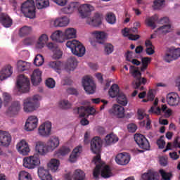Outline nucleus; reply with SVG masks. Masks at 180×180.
Masks as SVG:
<instances>
[{
  "label": "nucleus",
  "mask_w": 180,
  "mask_h": 180,
  "mask_svg": "<svg viewBox=\"0 0 180 180\" xmlns=\"http://www.w3.org/2000/svg\"><path fill=\"white\" fill-rule=\"evenodd\" d=\"M102 148V139L99 136H95L91 141V150L94 154H97L96 157L93 159V162L96 165V167L93 172V176L98 179L99 178V174H101V176L103 178H110L112 173L109 165H105L102 163V159L101 158V148Z\"/></svg>",
  "instance_id": "nucleus-1"
},
{
  "label": "nucleus",
  "mask_w": 180,
  "mask_h": 180,
  "mask_svg": "<svg viewBox=\"0 0 180 180\" xmlns=\"http://www.w3.org/2000/svg\"><path fill=\"white\" fill-rule=\"evenodd\" d=\"M129 72L134 78L132 85L135 90L131 94V96L134 97L139 94V90L137 89L144 91V87L141 85H146V84H147V79L145 77L141 78V72L139 70V68H135L134 66L131 65L129 68Z\"/></svg>",
  "instance_id": "nucleus-2"
},
{
  "label": "nucleus",
  "mask_w": 180,
  "mask_h": 180,
  "mask_svg": "<svg viewBox=\"0 0 180 180\" xmlns=\"http://www.w3.org/2000/svg\"><path fill=\"white\" fill-rule=\"evenodd\" d=\"M66 46L70 49L72 53L77 57H83L85 55V46L77 40L68 41Z\"/></svg>",
  "instance_id": "nucleus-3"
},
{
  "label": "nucleus",
  "mask_w": 180,
  "mask_h": 180,
  "mask_svg": "<svg viewBox=\"0 0 180 180\" xmlns=\"http://www.w3.org/2000/svg\"><path fill=\"white\" fill-rule=\"evenodd\" d=\"M21 11L25 18L34 19L36 18V6L33 0H28L21 6Z\"/></svg>",
  "instance_id": "nucleus-4"
},
{
  "label": "nucleus",
  "mask_w": 180,
  "mask_h": 180,
  "mask_svg": "<svg viewBox=\"0 0 180 180\" xmlns=\"http://www.w3.org/2000/svg\"><path fill=\"white\" fill-rule=\"evenodd\" d=\"M39 99H40V96L39 95L25 99L23 103L25 112L27 113L34 112L39 106Z\"/></svg>",
  "instance_id": "nucleus-5"
},
{
  "label": "nucleus",
  "mask_w": 180,
  "mask_h": 180,
  "mask_svg": "<svg viewBox=\"0 0 180 180\" xmlns=\"http://www.w3.org/2000/svg\"><path fill=\"white\" fill-rule=\"evenodd\" d=\"M16 87L18 92L26 94L30 90V80L25 75H20L17 79Z\"/></svg>",
  "instance_id": "nucleus-6"
},
{
  "label": "nucleus",
  "mask_w": 180,
  "mask_h": 180,
  "mask_svg": "<svg viewBox=\"0 0 180 180\" xmlns=\"http://www.w3.org/2000/svg\"><path fill=\"white\" fill-rule=\"evenodd\" d=\"M37 165H40V156L39 154H34V155L23 159V167H25V168L33 169V168H36Z\"/></svg>",
  "instance_id": "nucleus-7"
},
{
  "label": "nucleus",
  "mask_w": 180,
  "mask_h": 180,
  "mask_svg": "<svg viewBox=\"0 0 180 180\" xmlns=\"http://www.w3.org/2000/svg\"><path fill=\"white\" fill-rule=\"evenodd\" d=\"M82 85L84 86V91L89 95H92L93 94H95V89L96 88V86L95 85L94 80H92V79L89 78L88 76H86L83 78Z\"/></svg>",
  "instance_id": "nucleus-8"
},
{
  "label": "nucleus",
  "mask_w": 180,
  "mask_h": 180,
  "mask_svg": "<svg viewBox=\"0 0 180 180\" xmlns=\"http://www.w3.org/2000/svg\"><path fill=\"white\" fill-rule=\"evenodd\" d=\"M134 139L140 148L146 150V151L150 150V142H148V140H147V138H146L144 135L141 134H136Z\"/></svg>",
  "instance_id": "nucleus-9"
},
{
  "label": "nucleus",
  "mask_w": 180,
  "mask_h": 180,
  "mask_svg": "<svg viewBox=\"0 0 180 180\" xmlns=\"http://www.w3.org/2000/svg\"><path fill=\"white\" fill-rule=\"evenodd\" d=\"M95 112L96 110L93 107L80 106L74 109V112L77 113L79 117H85V116L88 117V116L95 115Z\"/></svg>",
  "instance_id": "nucleus-10"
},
{
  "label": "nucleus",
  "mask_w": 180,
  "mask_h": 180,
  "mask_svg": "<svg viewBox=\"0 0 180 180\" xmlns=\"http://www.w3.org/2000/svg\"><path fill=\"white\" fill-rule=\"evenodd\" d=\"M39 124V119L34 115L30 116L25 124V130L26 131H33Z\"/></svg>",
  "instance_id": "nucleus-11"
},
{
  "label": "nucleus",
  "mask_w": 180,
  "mask_h": 180,
  "mask_svg": "<svg viewBox=\"0 0 180 180\" xmlns=\"http://www.w3.org/2000/svg\"><path fill=\"white\" fill-rule=\"evenodd\" d=\"M38 133L41 137H49L51 134V122L46 121L42 123L39 127Z\"/></svg>",
  "instance_id": "nucleus-12"
},
{
  "label": "nucleus",
  "mask_w": 180,
  "mask_h": 180,
  "mask_svg": "<svg viewBox=\"0 0 180 180\" xmlns=\"http://www.w3.org/2000/svg\"><path fill=\"white\" fill-rule=\"evenodd\" d=\"M180 58V49H170L169 53L164 56V60L166 63H171L174 60H178Z\"/></svg>",
  "instance_id": "nucleus-13"
},
{
  "label": "nucleus",
  "mask_w": 180,
  "mask_h": 180,
  "mask_svg": "<svg viewBox=\"0 0 180 180\" xmlns=\"http://www.w3.org/2000/svg\"><path fill=\"white\" fill-rule=\"evenodd\" d=\"M12 141V136L9 132L0 131V146L3 147H9Z\"/></svg>",
  "instance_id": "nucleus-14"
},
{
  "label": "nucleus",
  "mask_w": 180,
  "mask_h": 180,
  "mask_svg": "<svg viewBox=\"0 0 180 180\" xmlns=\"http://www.w3.org/2000/svg\"><path fill=\"white\" fill-rule=\"evenodd\" d=\"M130 154L127 153H120L115 157V162L118 165H127L130 162Z\"/></svg>",
  "instance_id": "nucleus-15"
},
{
  "label": "nucleus",
  "mask_w": 180,
  "mask_h": 180,
  "mask_svg": "<svg viewBox=\"0 0 180 180\" xmlns=\"http://www.w3.org/2000/svg\"><path fill=\"white\" fill-rule=\"evenodd\" d=\"M78 11L81 18L84 19V18H88L91 12L94 11V6L89 4H83L82 6L79 5Z\"/></svg>",
  "instance_id": "nucleus-16"
},
{
  "label": "nucleus",
  "mask_w": 180,
  "mask_h": 180,
  "mask_svg": "<svg viewBox=\"0 0 180 180\" xmlns=\"http://www.w3.org/2000/svg\"><path fill=\"white\" fill-rule=\"evenodd\" d=\"M109 113L110 115L117 116V117L122 119V117H124V108L122 105L115 104L112 109L109 110Z\"/></svg>",
  "instance_id": "nucleus-17"
},
{
  "label": "nucleus",
  "mask_w": 180,
  "mask_h": 180,
  "mask_svg": "<svg viewBox=\"0 0 180 180\" xmlns=\"http://www.w3.org/2000/svg\"><path fill=\"white\" fill-rule=\"evenodd\" d=\"M166 101L169 106H178L179 105V96L176 93H169L166 96Z\"/></svg>",
  "instance_id": "nucleus-18"
},
{
  "label": "nucleus",
  "mask_w": 180,
  "mask_h": 180,
  "mask_svg": "<svg viewBox=\"0 0 180 180\" xmlns=\"http://www.w3.org/2000/svg\"><path fill=\"white\" fill-rule=\"evenodd\" d=\"M86 23L94 27L101 26V25H102V14L96 13L92 18L87 19Z\"/></svg>",
  "instance_id": "nucleus-19"
},
{
  "label": "nucleus",
  "mask_w": 180,
  "mask_h": 180,
  "mask_svg": "<svg viewBox=\"0 0 180 180\" xmlns=\"http://www.w3.org/2000/svg\"><path fill=\"white\" fill-rule=\"evenodd\" d=\"M16 147L18 151L20 153V154H22V155H27V154L30 153L29 144L25 140H22L20 142H19Z\"/></svg>",
  "instance_id": "nucleus-20"
},
{
  "label": "nucleus",
  "mask_w": 180,
  "mask_h": 180,
  "mask_svg": "<svg viewBox=\"0 0 180 180\" xmlns=\"http://www.w3.org/2000/svg\"><path fill=\"white\" fill-rule=\"evenodd\" d=\"M46 146L49 151H54L60 146V139L56 136H51L46 143Z\"/></svg>",
  "instance_id": "nucleus-21"
},
{
  "label": "nucleus",
  "mask_w": 180,
  "mask_h": 180,
  "mask_svg": "<svg viewBox=\"0 0 180 180\" xmlns=\"http://www.w3.org/2000/svg\"><path fill=\"white\" fill-rule=\"evenodd\" d=\"M160 176L158 172L153 169H148L147 172L144 173L141 176V180H159Z\"/></svg>",
  "instance_id": "nucleus-22"
},
{
  "label": "nucleus",
  "mask_w": 180,
  "mask_h": 180,
  "mask_svg": "<svg viewBox=\"0 0 180 180\" xmlns=\"http://www.w3.org/2000/svg\"><path fill=\"white\" fill-rule=\"evenodd\" d=\"M31 82L34 86H37L41 82V71L36 69L31 75Z\"/></svg>",
  "instance_id": "nucleus-23"
},
{
  "label": "nucleus",
  "mask_w": 180,
  "mask_h": 180,
  "mask_svg": "<svg viewBox=\"0 0 180 180\" xmlns=\"http://www.w3.org/2000/svg\"><path fill=\"white\" fill-rule=\"evenodd\" d=\"M12 74H13L12 66H11V65H6L0 71V81H4V79L9 78Z\"/></svg>",
  "instance_id": "nucleus-24"
},
{
  "label": "nucleus",
  "mask_w": 180,
  "mask_h": 180,
  "mask_svg": "<svg viewBox=\"0 0 180 180\" xmlns=\"http://www.w3.org/2000/svg\"><path fill=\"white\" fill-rule=\"evenodd\" d=\"M79 8V2L78 1L70 2L66 7L63 8V12H64V13L69 15L70 13H74L75 11H78Z\"/></svg>",
  "instance_id": "nucleus-25"
},
{
  "label": "nucleus",
  "mask_w": 180,
  "mask_h": 180,
  "mask_svg": "<svg viewBox=\"0 0 180 180\" xmlns=\"http://www.w3.org/2000/svg\"><path fill=\"white\" fill-rule=\"evenodd\" d=\"M38 176L41 180H51L53 177L49 169L44 168V167H40L38 168Z\"/></svg>",
  "instance_id": "nucleus-26"
},
{
  "label": "nucleus",
  "mask_w": 180,
  "mask_h": 180,
  "mask_svg": "<svg viewBox=\"0 0 180 180\" xmlns=\"http://www.w3.org/2000/svg\"><path fill=\"white\" fill-rule=\"evenodd\" d=\"M0 23L4 27H11L12 26V20L8 14L0 13Z\"/></svg>",
  "instance_id": "nucleus-27"
},
{
  "label": "nucleus",
  "mask_w": 180,
  "mask_h": 180,
  "mask_svg": "<svg viewBox=\"0 0 180 180\" xmlns=\"http://www.w3.org/2000/svg\"><path fill=\"white\" fill-rule=\"evenodd\" d=\"M35 150L40 155H46V154L50 151L47 147V145H44V143L41 141L37 142Z\"/></svg>",
  "instance_id": "nucleus-28"
},
{
  "label": "nucleus",
  "mask_w": 180,
  "mask_h": 180,
  "mask_svg": "<svg viewBox=\"0 0 180 180\" xmlns=\"http://www.w3.org/2000/svg\"><path fill=\"white\" fill-rule=\"evenodd\" d=\"M92 34L96 37L97 43L99 44H105L106 41V33L102 31H94L92 32Z\"/></svg>",
  "instance_id": "nucleus-29"
},
{
  "label": "nucleus",
  "mask_w": 180,
  "mask_h": 180,
  "mask_svg": "<svg viewBox=\"0 0 180 180\" xmlns=\"http://www.w3.org/2000/svg\"><path fill=\"white\" fill-rule=\"evenodd\" d=\"M51 39L53 41H56L57 43H64V41H65V38L64 37V32L60 30L53 32L51 35Z\"/></svg>",
  "instance_id": "nucleus-30"
},
{
  "label": "nucleus",
  "mask_w": 180,
  "mask_h": 180,
  "mask_svg": "<svg viewBox=\"0 0 180 180\" xmlns=\"http://www.w3.org/2000/svg\"><path fill=\"white\" fill-rule=\"evenodd\" d=\"M68 23H70V20L68 18L61 17L56 18L54 20L53 26H55V27H64L65 26H68Z\"/></svg>",
  "instance_id": "nucleus-31"
},
{
  "label": "nucleus",
  "mask_w": 180,
  "mask_h": 180,
  "mask_svg": "<svg viewBox=\"0 0 180 180\" xmlns=\"http://www.w3.org/2000/svg\"><path fill=\"white\" fill-rule=\"evenodd\" d=\"M158 21V15L157 14H155L154 15H152L150 17H147L145 23L148 27H151L153 30L155 29L157 27V25H155V22Z\"/></svg>",
  "instance_id": "nucleus-32"
},
{
  "label": "nucleus",
  "mask_w": 180,
  "mask_h": 180,
  "mask_svg": "<svg viewBox=\"0 0 180 180\" xmlns=\"http://www.w3.org/2000/svg\"><path fill=\"white\" fill-rule=\"evenodd\" d=\"M81 153H82V146H79L75 148L70 155V162H75L77 161V158H78V156L81 155Z\"/></svg>",
  "instance_id": "nucleus-33"
},
{
  "label": "nucleus",
  "mask_w": 180,
  "mask_h": 180,
  "mask_svg": "<svg viewBox=\"0 0 180 180\" xmlns=\"http://www.w3.org/2000/svg\"><path fill=\"white\" fill-rule=\"evenodd\" d=\"M77 65H78V61H77V59L75 58H70L68 60L65 70L68 72H70V71H74V70L77 68Z\"/></svg>",
  "instance_id": "nucleus-34"
},
{
  "label": "nucleus",
  "mask_w": 180,
  "mask_h": 180,
  "mask_svg": "<svg viewBox=\"0 0 180 180\" xmlns=\"http://www.w3.org/2000/svg\"><path fill=\"white\" fill-rule=\"evenodd\" d=\"M19 110H20V103L19 101H13L8 108V113L12 115H18Z\"/></svg>",
  "instance_id": "nucleus-35"
},
{
  "label": "nucleus",
  "mask_w": 180,
  "mask_h": 180,
  "mask_svg": "<svg viewBox=\"0 0 180 180\" xmlns=\"http://www.w3.org/2000/svg\"><path fill=\"white\" fill-rule=\"evenodd\" d=\"M65 40L75 39L77 37V30L74 28H68L63 32Z\"/></svg>",
  "instance_id": "nucleus-36"
},
{
  "label": "nucleus",
  "mask_w": 180,
  "mask_h": 180,
  "mask_svg": "<svg viewBox=\"0 0 180 180\" xmlns=\"http://www.w3.org/2000/svg\"><path fill=\"white\" fill-rule=\"evenodd\" d=\"M121 93L122 91H120V89H119V85L116 84H112L108 91V95L110 98H116L119 96Z\"/></svg>",
  "instance_id": "nucleus-37"
},
{
  "label": "nucleus",
  "mask_w": 180,
  "mask_h": 180,
  "mask_svg": "<svg viewBox=\"0 0 180 180\" xmlns=\"http://www.w3.org/2000/svg\"><path fill=\"white\" fill-rule=\"evenodd\" d=\"M17 68L19 72L27 71V70L30 69V63L23 60H18L17 63Z\"/></svg>",
  "instance_id": "nucleus-38"
},
{
  "label": "nucleus",
  "mask_w": 180,
  "mask_h": 180,
  "mask_svg": "<svg viewBox=\"0 0 180 180\" xmlns=\"http://www.w3.org/2000/svg\"><path fill=\"white\" fill-rule=\"evenodd\" d=\"M106 146H110V144H115L119 141V138L114 134H110L105 138Z\"/></svg>",
  "instance_id": "nucleus-39"
},
{
  "label": "nucleus",
  "mask_w": 180,
  "mask_h": 180,
  "mask_svg": "<svg viewBox=\"0 0 180 180\" xmlns=\"http://www.w3.org/2000/svg\"><path fill=\"white\" fill-rule=\"evenodd\" d=\"M47 165L48 168H49L52 172H56L60 166V160L57 159H52Z\"/></svg>",
  "instance_id": "nucleus-40"
},
{
  "label": "nucleus",
  "mask_w": 180,
  "mask_h": 180,
  "mask_svg": "<svg viewBox=\"0 0 180 180\" xmlns=\"http://www.w3.org/2000/svg\"><path fill=\"white\" fill-rule=\"evenodd\" d=\"M167 110L168 107H167V105H162L161 108L160 107L155 108L152 106L149 110V113H156V115H161V113L165 112Z\"/></svg>",
  "instance_id": "nucleus-41"
},
{
  "label": "nucleus",
  "mask_w": 180,
  "mask_h": 180,
  "mask_svg": "<svg viewBox=\"0 0 180 180\" xmlns=\"http://www.w3.org/2000/svg\"><path fill=\"white\" fill-rule=\"evenodd\" d=\"M122 34L124 36V37H128L129 40L136 41L140 39V35L130 34L129 30L127 28L122 30Z\"/></svg>",
  "instance_id": "nucleus-42"
},
{
  "label": "nucleus",
  "mask_w": 180,
  "mask_h": 180,
  "mask_svg": "<svg viewBox=\"0 0 180 180\" xmlns=\"http://www.w3.org/2000/svg\"><path fill=\"white\" fill-rule=\"evenodd\" d=\"M37 9H44L50 5L49 0H35L34 3Z\"/></svg>",
  "instance_id": "nucleus-43"
},
{
  "label": "nucleus",
  "mask_w": 180,
  "mask_h": 180,
  "mask_svg": "<svg viewBox=\"0 0 180 180\" xmlns=\"http://www.w3.org/2000/svg\"><path fill=\"white\" fill-rule=\"evenodd\" d=\"M73 180H85V172L79 169H76L73 174Z\"/></svg>",
  "instance_id": "nucleus-44"
},
{
  "label": "nucleus",
  "mask_w": 180,
  "mask_h": 180,
  "mask_svg": "<svg viewBox=\"0 0 180 180\" xmlns=\"http://www.w3.org/2000/svg\"><path fill=\"white\" fill-rule=\"evenodd\" d=\"M32 33V27L24 26L19 30V36L20 37H25V36H27V34H30Z\"/></svg>",
  "instance_id": "nucleus-45"
},
{
  "label": "nucleus",
  "mask_w": 180,
  "mask_h": 180,
  "mask_svg": "<svg viewBox=\"0 0 180 180\" xmlns=\"http://www.w3.org/2000/svg\"><path fill=\"white\" fill-rule=\"evenodd\" d=\"M117 102L122 106H126V105H127V98H126V96L123 92H121L120 95L117 96Z\"/></svg>",
  "instance_id": "nucleus-46"
},
{
  "label": "nucleus",
  "mask_w": 180,
  "mask_h": 180,
  "mask_svg": "<svg viewBox=\"0 0 180 180\" xmlns=\"http://www.w3.org/2000/svg\"><path fill=\"white\" fill-rule=\"evenodd\" d=\"M142 66L141 67V71L144 72L147 70L148 64L151 63V58L144 57L141 58Z\"/></svg>",
  "instance_id": "nucleus-47"
},
{
  "label": "nucleus",
  "mask_w": 180,
  "mask_h": 180,
  "mask_svg": "<svg viewBox=\"0 0 180 180\" xmlns=\"http://www.w3.org/2000/svg\"><path fill=\"white\" fill-rule=\"evenodd\" d=\"M18 180H32V174L26 171H21L18 174Z\"/></svg>",
  "instance_id": "nucleus-48"
},
{
  "label": "nucleus",
  "mask_w": 180,
  "mask_h": 180,
  "mask_svg": "<svg viewBox=\"0 0 180 180\" xmlns=\"http://www.w3.org/2000/svg\"><path fill=\"white\" fill-rule=\"evenodd\" d=\"M105 20L110 25H115L116 23V15L112 12H109L106 14Z\"/></svg>",
  "instance_id": "nucleus-49"
},
{
  "label": "nucleus",
  "mask_w": 180,
  "mask_h": 180,
  "mask_svg": "<svg viewBox=\"0 0 180 180\" xmlns=\"http://www.w3.org/2000/svg\"><path fill=\"white\" fill-rule=\"evenodd\" d=\"M170 30L171 25L169 24L164 25L163 26L158 28V32H159L160 34H167V33H169Z\"/></svg>",
  "instance_id": "nucleus-50"
},
{
  "label": "nucleus",
  "mask_w": 180,
  "mask_h": 180,
  "mask_svg": "<svg viewBox=\"0 0 180 180\" xmlns=\"http://www.w3.org/2000/svg\"><path fill=\"white\" fill-rule=\"evenodd\" d=\"M44 63V58L43 56L38 54L36 56L34 60V65L37 67H40L43 65Z\"/></svg>",
  "instance_id": "nucleus-51"
},
{
  "label": "nucleus",
  "mask_w": 180,
  "mask_h": 180,
  "mask_svg": "<svg viewBox=\"0 0 180 180\" xmlns=\"http://www.w3.org/2000/svg\"><path fill=\"white\" fill-rule=\"evenodd\" d=\"M61 65H62V63L58 60L52 61L49 63V67L55 70V71H57V72H58V71L61 70Z\"/></svg>",
  "instance_id": "nucleus-52"
},
{
  "label": "nucleus",
  "mask_w": 180,
  "mask_h": 180,
  "mask_svg": "<svg viewBox=\"0 0 180 180\" xmlns=\"http://www.w3.org/2000/svg\"><path fill=\"white\" fill-rule=\"evenodd\" d=\"M114 50H115V47L112 44H105L104 45V53L107 56H109V54H112Z\"/></svg>",
  "instance_id": "nucleus-53"
},
{
  "label": "nucleus",
  "mask_w": 180,
  "mask_h": 180,
  "mask_svg": "<svg viewBox=\"0 0 180 180\" xmlns=\"http://www.w3.org/2000/svg\"><path fill=\"white\" fill-rule=\"evenodd\" d=\"M159 172L162 176V179L164 180H171V176H172V173L171 172H166L164 169H160Z\"/></svg>",
  "instance_id": "nucleus-54"
},
{
  "label": "nucleus",
  "mask_w": 180,
  "mask_h": 180,
  "mask_svg": "<svg viewBox=\"0 0 180 180\" xmlns=\"http://www.w3.org/2000/svg\"><path fill=\"white\" fill-rule=\"evenodd\" d=\"M70 148L63 146L60 148L56 153L57 155H67L68 153H70Z\"/></svg>",
  "instance_id": "nucleus-55"
},
{
  "label": "nucleus",
  "mask_w": 180,
  "mask_h": 180,
  "mask_svg": "<svg viewBox=\"0 0 180 180\" xmlns=\"http://www.w3.org/2000/svg\"><path fill=\"white\" fill-rule=\"evenodd\" d=\"M165 4V0H155L153 1V8L154 9H161Z\"/></svg>",
  "instance_id": "nucleus-56"
},
{
  "label": "nucleus",
  "mask_w": 180,
  "mask_h": 180,
  "mask_svg": "<svg viewBox=\"0 0 180 180\" xmlns=\"http://www.w3.org/2000/svg\"><path fill=\"white\" fill-rule=\"evenodd\" d=\"M59 106L62 109H70L71 108V103L67 100H61L59 102Z\"/></svg>",
  "instance_id": "nucleus-57"
},
{
  "label": "nucleus",
  "mask_w": 180,
  "mask_h": 180,
  "mask_svg": "<svg viewBox=\"0 0 180 180\" xmlns=\"http://www.w3.org/2000/svg\"><path fill=\"white\" fill-rule=\"evenodd\" d=\"M46 85L48 88H51V89L55 88L56 87V81L53 80V78H49L46 81Z\"/></svg>",
  "instance_id": "nucleus-58"
},
{
  "label": "nucleus",
  "mask_w": 180,
  "mask_h": 180,
  "mask_svg": "<svg viewBox=\"0 0 180 180\" xmlns=\"http://www.w3.org/2000/svg\"><path fill=\"white\" fill-rule=\"evenodd\" d=\"M164 136H161L159 139L157 140V144L160 150H162L165 147V141H164Z\"/></svg>",
  "instance_id": "nucleus-59"
},
{
  "label": "nucleus",
  "mask_w": 180,
  "mask_h": 180,
  "mask_svg": "<svg viewBox=\"0 0 180 180\" xmlns=\"http://www.w3.org/2000/svg\"><path fill=\"white\" fill-rule=\"evenodd\" d=\"M4 103L5 106H8L9 102H11V94L8 93L3 94Z\"/></svg>",
  "instance_id": "nucleus-60"
},
{
  "label": "nucleus",
  "mask_w": 180,
  "mask_h": 180,
  "mask_svg": "<svg viewBox=\"0 0 180 180\" xmlns=\"http://www.w3.org/2000/svg\"><path fill=\"white\" fill-rule=\"evenodd\" d=\"M62 56H63V51L58 49V48L54 51L53 58H55V60H59V58Z\"/></svg>",
  "instance_id": "nucleus-61"
},
{
  "label": "nucleus",
  "mask_w": 180,
  "mask_h": 180,
  "mask_svg": "<svg viewBox=\"0 0 180 180\" xmlns=\"http://www.w3.org/2000/svg\"><path fill=\"white\" fill-rule=\"evenodd\" d=\"M47 47L48 49H49V50H51V51H55L58 49V46L56 44H54L53 42H50L47 44Z\"/></svg>",
  "instance_id": "nucleus-62"
},
{
  "label": "nucleus",
  "mask_w": 180,
  "mask_h": 180,
  "mask_svg": "<svg viewBox=\"0 0 180 180\" xmlns=\"http://www.w3.org/2000/svg\"><path fill=\"white\" fill-rule=\"evenodd\" d=\"M34 42V39L32 37H27L24 39L23 44L25 46H31Z\"/></svg>",
  "instance_id": "nucleus-63"
},
{
  "label": "nucleus",
  "mask_w": 180,
  "mask_h": 180,
  "mask_svg": "<svg viewBox=\"0 0 180 180\" xmlns=\"http://www.w3.org/2000/svg\"><path fill=\"white\" fill-rule=\"evenodd\" d=\"M127 128L130 133H134L136 132V130H137V125L135 124H128Z\"/></svg>",
  "instance_id": "nucleus-64"
}]
</instances>
